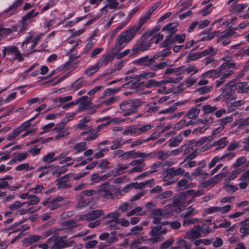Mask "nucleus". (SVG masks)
Instances as JSON below:
<instances>
[{
    "label": "nucleus",
    "mask_w": 249,
    "mask_h": 249,
    "mask_svg": "<svg viewBox=\"0 0 249 249\" xmlns=\"http://www.w3.org/2000/svg\"><path fill=\"white\" fill-rule=\"evenodd\" d=\"M167 232V229L163 228L161 226L153 227L149 233V235L152 237L148 239L147 241L152 243L159 242L163 240V238L160 235L165 234Z\"/></svg>",
    "instance_id": "5"
},
{
    "label": "nucleus",
    "mask_w": 249,
    "mask_h": 249,
    "mask_svg": "<svg viewBox=\"0 0 249 249\" xmlns=\"http://www.w3.org/2000/svg\"><path fill=\"white\" fill-rule=\"evenodd\" d=\"M44 189L43 185H37L35 187H33L29 190V192H33L35 194L40 193Z\"/></svg>",
    "instance_id": "59"
},
{
    "label": "nucleus",
    "mask_w": 249,
    "mask_h": 249,
    "mask_svg": "<svg viewBox=\"0 0 249 249\" xmlns=\"http://www.w3.org/2000/svg\"><path fill=\"white\" fill-rule=\"evenodd\" d=\"M42 237L38 235L30 234L27 237L22 240V243L26 246H29L34 243L37 242L41 239Z\"/></svg>",
    "instance_id": "19"
},
{
    "label": "nucleus",
    "mask_w": 249,
    "mask_h": 249,
    "mask_svg": "<svg viewBox=\"0 0 249 249\" xmlns=\"http://www.w3.org/2000/svg\"><path fill=\"white\" fill-rule=\"evenodd\" d=\"M153 42V41L151 40L145 41L144 40H143L140 43H138V44L142 48V51L144 52L150 48Z\"/></svg>",
    "instance_id": "34"
},
{
    "label": "nucleus",
    "mask_w": 249,
    "mask_h": 249,
    "mask_svg": "<svg viewBox=\"0 0 249 249\" xmlns=\"http://www.w3.org/2000/svg\"><path fill=\"white\" fill-rule=\"evenodd\" d=\"M118 98L117 96L110 97L107 99L101 101L99 105L100 106H109L112 105Z\"/></svg>",
    "instance_id": "30"
},
{
    "label": "nucleus",
    "mask_w": 249,
    "mask_h": 249,
    "mask_svg": "<svg viewBox=\"0 0 249 249\" xmlns=\"http://www.w3.org/2000/svg\"><path fill=\"white\" fill-rule=\"evenodd\" d=\"M92 103L91 101L81 102L79 105L78 111H83L91 107Z\"/></svg>",
    "instance_id": "35"
},
{
    "label": "nucleus",
    "mask_w": 249,
    "mask_h": 249,
    "mask_svg": "<svg viewBox=\"0 0 249 249\" xmlns=\"http://www.w3.org/2000/svg\"><path fill=\"white\" fill-rule=\"evenodd\" d=\"M217 108L216 107H212L210 105H206L203 106L202 109L205 112V115L211 113L215 111Z\"/></svg>",
    "instance_id": "44"
},
{
    "label": "nucleus",
    "mask_w": 249,
    "mask_h": 249,
    "mask_svg": "<svg viewBox=\"0 0 249 249\" xmlns=\"http://www.w3.org/2000/svg\"><path fill=\"white\" fill-rule=\"evenodd\" d=\"M70 174H67L63 177L56 179L55 181L57 182L58 189H65L67 188H70L71 187V183L69 179Z\"/></svg>",
    "instance_id": "14"
},
{
    "label": "nucleus",
    "mask_w": 249,
    "mask_h": 249,
    "mask_svg": "<svg viewBox=\"0 0 249 249\" xmlns=\"http://www.w3.org/2000/svg\"><path fill=\"white\" fill-rule=\"evenodd\" d=\"M163 211V217L168 218L174 214V207L172 205L166 206Z\"/></svg>",
    "instance_id": "24"
},
{
    "label": "nucleus",
    "mask_w": 249,
    "mask_h": 249,
    "mask_svg": "<svg viewBox=\"0 0 249 249\" xmlns=\"http://www.w3.org/2000/svg\"><path fill=\"white\" fill-rule=\"evenodd\" d=\"M99 70V68L95 64L94 65L91 66L86 69L84 71V73L88 76H91L97 72Z\"/></svg>",
    "instance_id": "29"
},
{
    "label": "nucleus",
    "mask_w": 249,
    "mask_h": 249,
    "mask_svg": "<svg viewBox=\"0 0 249 249\" xmlns=\"http://www.w3.org/2000/svg\"><path fill=\"white\" fill-rule=\"evenodd\" d=\"M197 213V210H195V208H193L192 206H190L188 208V211L186 213H182L180 214V217L183 219H185L187 217L194 216Z\"/></svg>",
    "instance_id": "28"
},
{
    "label": "nucleus",
    "mask_w": 249,
    "mask_h": 249,
    "mask_svg": "<svg viewBox=\"0 0 249 249\" xmlns=\"http://www.w3.org/2000/svg\"><path fill=\"white\" fill-rule=\"evenodd\" d=\"M24 0H16L7 9L3 11L1 16L10 17L17 12V8L20 6Z\"/></svg>",
    "instance_id": "13"
},
{
    "label": "nucleus",
    "mask_w": 249,
    "mask_h": 249,
    "mask_svg": "<svg viewBox=\"0 0 249 249\" xmlns=\"http://www.w3.org/2000/svg\"><path fill=\"white\" fill-rule=\"evenodd\" d=\"M88 213L89 221H92L96 219V218L99 217L100 216L104 214V213L102 210H97L92 211L89 212Z\"/></svg>",
    "instance_id": "27"
},
{
    "label": "nucleus",
    "mask_w": 249,
    "mask_h": 249,
    "mask_svg": "<svg viewBox=\"0 0 249 249\" xmlns=\"http://www.w3.org/2000/svg\"><path fill=\"white\" fill-rule=\"evenodd\" d=\"M152 215L155 216L163 217V211L161 209H157L153 210L152 212Z\"/></svg>",
    "instance_id": "64"
},
{
    "label": "nucleus",
    "mask_w": 249,
    "mask_h": 249,
    "mask_svg": "<svg viewBox=\"0 0 249 249\" xmlns=\"http://www.w3.org/2000/svg\"><path fill=\"white\" fill-rule=\"evenodd\" d=\"M113 187L108 182H107L100 186L98 192L104 197L112 198L113 195L111 190Z\"/></svg>",
    "instance_id": "9"
},
{
    "label": "nucleus",
    "mask_w": 249,
    "mask_h": 249,
    "mask_svg": "<svg viewBox=\"0 0 249 249\" xmlns=\"http://www.w3.org/2000/svg\"><path fill=\"white\" fill-rule=\"evenodd\" d=\"M109 4L106 6L104 7L103 9H105L107 7H109L110 9H115L117 8L119 5V3L116 1L115 0H107Z\"/></svg>",
    "instance_id": "55"
},
{
    "label": "nucleus",
    "mask_w": 249,
    "mask_h": 249,
    "mask_svg": "<svg viewBox=\"0 0 249 249\" xmlns=\"http://www.w3.org/2000/svg\"><path fill=\"white\" fill-rule=\"evenodd\" d=\"M200 112V109L196 108V107H194L192 109H191L188 113L186 114V116H187V117L189 119H193L196 116H197L199 113Z\"/></svg>",
    "instance_id": "36"
},
{
    "label": "nucleus",
    "mask_w": 249,
    "mask_h": 249,
    "mask_svg": "<svg viewBox=\"0 0 249 249\" xmlns=\"http://www.w3.org/2000/svg\"><path fill=\"white\" fill-rule=\"evenodd\" d=\"M234 81H236L235 79L230 81L229 82L224 85L222 87V88L220 89V90L222 91L221 95H223L225 92L228 91L230 90V89L233 88V83H234Z\"/></svg>",
    "instance_id": "38"
},
{
    "label": "nucleus",
    "mask_w": 249,
    "mask_h": 249,
    "mask_svg": "<svg viewBox=\"0 0 249 249\" xmlns=\"http://www.w3.org/2000/svg\"><path fill=\"white\" fill-rule=\"evenodd\" d=\"M174 242V239L173 238H169L161 244L160 249H166L172 245Z\"/></svg>",
    "instance_id": "48"
},
{
    "label": "nucleus",
    "mask_w": 249,
    "mask_h": 249,
    "mask_svg": "<svg viewBox=\"0 0 249 249\" xmlns=\"http://www.w3.org/2000/svg\"><path fill=\"white\" fill-rule=\"evenodd\" d=\"M152 127L153 125L152 124H147L138 128V132L139 135L145 133Z\"/></svg>",
    "instance_id": "60"
},
{
    "label": "nucleus",
    "mask_w": 249,
    "mask_h": 249,
    "mask_svg": "<svg viewBox=\"0 0 249 249\" xmlns=\"http://www.w3.org/2000/svg\"><path fill=\"white\" fill-rule=\"evenodd\" d=\"M182 139L181 133H180L175 137L170 139L168 141V145L170 147L177 146L182 141Z\"/></svg>",
    "instance_id": "23"
},
{
    "label": "nucleus",
    "mask_w": 249,
    "mask_h": 249,
    "mask_svg": "<svg viewBox=\"0 0 249 249\" xmlns=\"http://www.w3.org/2000/svg\"><path fill=\"white\" fill-rule=\"evenodd\" d=\"M212 89V87L206 86L200 88L196 89V91L198 92L200 94H204L211 91Z\"/></svg>",
    "instance_id": "47"
},
{
    "label": "nucleus",
    "mask_w": 249,
    "mask_h": 249,
    "mask_svg": "<svg viewBox=\"0 0 249 249\" xmlns=\"http://www.w3.org/2000/svg\"><path fill=\"white\" fill-rule=\"evenodd\" d=\"M168 66L167 63L166 62H160L158 64H156L154 67L152 68V70L157 71L160 69H163L165 68Z\"/></svg>",
    "instance_id": "61"
},
{
    "label": "nucleus",
    "mask_w": 249,
    "mask_h": 249,
    "mask_svg": "<svg viewBox=\"0 0 249 249\" xmlns=\"http://www.w3.org/2000/svg\"><path fill=\"white\" fill-rule=\"evenodd\" d=\"M37 115L35 116L34 117H33L31 119L27 121L24 123H23L19 127L15 129L12 133L14 135L17 137L18 136L22 131H25L28 128H29L31 126H35L37 123V122H36L34 124H31V121H32Z\"/></svg>",
    "instance_id": "12"
},
{
    "label": "nucleus",
    "mask_w": 249,
    "mask_h": 249,
    "mask_svg": "<svg viewBox=\"0 0 249 249\" xmlns=\"http://www.w3.org/2000/svg\"><path fill=\"white\" fill-rule=\"evenodd\" d=\"M173 195L172 191H167L163 193L160 194L157 196V198L160 199H162L167 198L171 197Z\"/></svg>",
    "instance_id": "50"
},
{
    "label": "nucleus",
    "mask_w": 249,
    "mask_h": 249,
    "mask_svg": "<svg viewBox=\"0 0 249 249\" xmlns=\"http://www.w3.org/2000/svg\"><path fill=\"white\" fill-rule=\"evenodd\" d=\"M117 52L116 50H114V57H116L117 59H121L130 53V50L127 49L122 53H118Z\"/></svg>",
    "instance_id": "53"
},
{
    "label": "nucleus",
    "mask_w": 249,
    "mask_h": 249,
    "mask_svg": "<svg viewBox=\"0 0 249 249\" xmlns=\"http://www.w3.org/2000/svg\"><path fill=\"white\" fill-rule=\"evenodd\" d=\"M132 158H136L140 157L141 159H144V158L148 157L149 154H146L145 153L140 152L139 151H135V150H132Z\"/></svg>",
    "instance_id": "54"
},
{
    "label": "nucleus",
    "mask_w": 249,
    "mask_h": 249,
    "mask_svg": "<svg viewBox=\"0 0 249 249\" xmlns=\"http://www.w3.org/2000/svg\"><path fill=\"white\" fill-rule=\"evenodd\" d=\"M85 85L84 78L80 77L76 80L71 85V89L74 90H77Z\"/></svg>",
    "instance_id": "32"
},
{
    "label": "nucleus",
    "mask_w": 249,
    "mask_h": 249,
    "mask_svg": "<svg viewBox=\"0 0 249 249\" xmlns=\"http://www.w3.org/2000/svg\"><path fill=\"white\" fill-rule=\"evenodd\" d=\"M144 160V159L135 160L132 161L129 165L134 166L135 168L138 169L137 172H141L144 170L143 168L145 166V163L143 162Z\"/></svg>",
    "instance_id": "20"
},
{
    "label": "nucleus",
    "mask_w": 249,
    "mask_h": 249,
    "mask_svg": "<svg viewBox=\"0 0 249 249\" xmlns=\"http://www.w3.org/2000/svg\"><path fill=\"white\" fill-rule=\"evenodd\" d=\"M137 34V33L131 28L125 31L122 32L116 38V43L114 48L117 51H119L123 49L125 45L128 43Z\"/></svg>",
    "instance_id": "2"
},
{
    "label": "nucleus",
    "mask_w": 249,
    "mask_h": 249,
    "mask_svg": "<svg viewBox=\"0 0 249 249\" xmlns=\"http://www.w3.org/2000/svg\"><path fill=\"white\" fill-rule=\"evenodd\" d=\"M144 102L141 99L132 100H124L120 104V107L123 112L124 116H126L135 113L138 108L143 105Z\"/></svg>",
    "instance_id": "1"
},
{
    "label": "nucleus",
    "mask_w": 249,
    "mask_h": 249,
    "mask_svg": "<svg viewBox=\"0 0 249 249\" xmlns=\"http://www.w3.org/2000/svg\"><path fill=\"white\" fill-rule=\"evenodd\" d=\"M99 238L101 240H106L108 244H111L117 241L118 238L116 236H112L109 237V233L108 232H104L100 234Z\"/></svg>",
    "instance_id": "21"
},
{
    "label": "nucleus",
    "mask_w": 249,
    "mask_h": 249,
    "mask_svg": "<svg viewBox=\"0 0 249 249\" xmlns=\"http://www.w3.org/2000/svg\"><path fill=\"white\" fill-rule=\"evenodd\" d=\"M65 123H62V126L60 125L58 126L56 128H55V130L58 132V133L55 136V140H57L65 136L64 132L61 131L63 127L64 126Z\"/></svg>",
    "instance_id": "43"
},
{
    "label": "nucleus",
    "mask_w": 249,
    "mask_h": 249,
    "mask_svg": "<svg viewBox=\"0 0 249 249\" xmlns=\"http://www.w3.org/2000/svg\"><path fill=\"white\" fill-rule=\"evenodd\" d=\"M114 50L111 49L110 52L103 55L97 61L96 64L100 68L103 66L107 65L110 61H112L114 58Z\"/></svg>",
    "instance_id": "10"
},
{
    "label": "nucleus",
    "mask_w": 249,
    "mask_h": 249,
    "mask_svg": "<svg viewBox=\"0 0 249 249\" xmlns=\"http://www.w3.org/2000/svg\"><path fill=\"white\" fill-rule=\"evenodd\" d=\"M213 4L210 3L206 7H204L200 11V13L203 16H206L209 15L212 11V7Z\"/></svg>",
    "instance_id": "49"
},
{
    "label": "nucleus",
    "mask_w": 249,
    "mask_h": 249,
    "mask_svg": "<svg viewBox=\"0 0 249 249\" xmlns=\"http://www.w3.org/2000/svg\"><path fill=\"white\" fill-rule=\"evenodd\" d=\"M232 121L233 117L230 116L219 119L218 122H220V124L221 125V127H224L225 125L229 123H231Z\"/></svg>",
    "instance_id": "45"
},
{
    "label": "nucleus",
    "mask_w": 249,
    "mask_h": 249,
    "mask_svg": "<svg viewBox=\"0 0 249 249\" xmlns=\"http://www.w3.org/2000/svg\"><path fill=\"white\" fill-rule=\"evenodd\" d=\"M186 37L185 33L182 34L169 35L165 37V39L160 44V48L168 47L172 44H181L184 42Z\"/></svg>",
    "instance_id": "4"
},
{
    "label": "nucleus",
    "mask_w": 249,
    "mask_h": 249,
    "mask_svg": "<svg viewBox=\"0 0 249 249\" xmlns=\"http://www.w3.org/2000/svg\"><path fill=\"white\" fill-rule=\"evenodd\" d=\"M235 33V32L233 30L231 29H227L222 32L220 31V33H217L216 34L217 36H219L217 42H221L224 39L231 38V37L234 35Z\"/></svg>",
    "instance_id": "16"
},
{
    "label": "nucleus",
    "mask_w": 249,
    "mask_h": 249,
    "mask_svg": "<svg viewBox=\"0 0 249 249\" xmlns=\"http://www.w3.org/2000/svg\"><path fill=\"white\" fill-rule=\"evenodd\" d=\"M177 31V26L174 25V23H168L162 29V31H167L169 35H174Z\"/></svg>",
    "instance_id": "25"
},
{
    "label": "nucleus",
    "mask_w": 249,
    "mask_h": 249,
    "mask_svg": "<svg viewBox=\"0 0 249 249\" xmlns=\"http://www.w3.org/2000/svg\"><path fill=\"white\" fill-rule=\"evenodd\" d=\"M120 216V213L117 212H114L113 213H108L107 215V217L108 218H112V219H111V220L114 221H119V217Z\"/></svg>",
    "instance_id": "57"
},
{
    "label": "nucleus",
    "mask_w": 249,
    "mask_h": 249,
    "mask_svg": "<svg viewBox=\"0 0 249 249\" xmlns=\"http://www.w3.org/2000/svg\"><path fill=\"white\" fill-rule=\"evenodd\" d=\"M98 243L97 240L89 241L85 244V248L86 249H93L96 246Z\"/></svg>",
    "instance_id": "63"
},
{
    "label": "nucleus",
    "mask_w": 249,
    "mask_h": 249,
    "mask_svg": "<svg viewBox=\"0 0 249 249\" xmlns=\"http://www.w3.org/2000/svg\"><path fill=\"white\" fill-rule=\"evenodd\" d=\"M123 139L122 137L118 138L115 139L113 142V145L111 146V150H115L117 148L121 147L125 142L122 143Z\"/></svg>",
    "instance_id": "33"
},
{
    "label": "nucleus",
    "mask_w": 249,
    "mask_h": 249,
    "mask_svg": "<svg viewBox=\"0 0 249 249\" xmlns=\"http://www.w3.org/2000/svg\"><path fill=\"white\" fill-rule=\"evenodd\" d=\"M247 6V4H239L234 6L231 11L232 13L240 12Z\"/></svg>",
    "instance_id": "52"
},
{
    "label": "nucleus",
    "mask_w": 249,
    "mask_h": 249,
    "mask_svg": "<svg viewBox=\"0 0 249 249\" xmlns=\"http://www.w3.org/2000/svg\"><path fill=\"white\" fill-rule=\"evenodd\" d=\"M184 169L181 168H170L163 173V179L164 181H168L175 176L181 175L184 172Z\"/></svg>",
    "instance_id": "8"
},
{
    "label": "nucleus",
    "mask_w": 249,
    "mask_h": 249,
    "mask_svg": "<svg viewBox=\"0 0 249 249\" xmlns=\"http://www.w3.org/2000/svg\"><path fill=\"white\" fill-rule=\"evenodd\" d=\"M235 81H234L233 83V88L238 90L239 93H246L249 90V86L248 85L247 82H239L235 83Z\"/></svg>",
    "instance_id": "17"
},
{
    "label": "nucleus",
    "mask_w": 249,
    "mask_h": 249,
    "mask_svg": "<svg viewBox=\"0 0 249 249\" xmlns=\"http://www.w3.org/2000/svg\"><path fill=\"white\" fill-rule=\"evenodd\" d=\"M217 33H220V31H214L213 32H212L211 34H209V35H207L206 36H203L198 40V41L210 40L213 38Z\"/></svg>",
    "instance_id": "46"
},
{
    "label": "nucleus",
    "mask_w": 249,
    "mask_h": 249,
    "mask_svg": "<svg viewBox=\"0 0 249 249\" xmlns=\"http://www.w3.org/2000/svg\"><path fill=\"white\" fill-rule=\"evenodd\" d=\"M238 128H241L249 124V117L245 119H241L238 121Z\"/></svg>",
    "instance_id": "58"
},
{
    "label": "nucleus",
    "mask_w": 249,
    "mask_h": 249,
    "mask_svg": "<svg viewBox=\"0 0 249 249\" xmlns=\"http://www.w3.org/2000/svg\"><path fill=\"white\" fill-rule=\"evenodd\" d=\"M87 143L86 142H81L76 143L73 147L74 150H76L75 154L82 152L86 149Z\"/></svg>",
    "instance_id": "37"
},
{
    "label": "nucleus",
    "mask_w": 249,
    "mask_h": 249,
    "mask_svg": "<svg viewBox=\"0 0 249 249\" xmlns=\"http://www.w3.org/2000/svg\"><path fill=\"white\" fill-rule=\"evenodd\" d=\"M38 14V12L35 13V10H32L27 13L22 18L21 21L19 23V26L21 27L20 32H23L26 30L28 26L27 20L35 17Z\"/></svg>",
    "instance_id": "11"
},
{
    "label": "nucleus",
    "mask_w": 249,
    "mask_h": 249,
    "mask_svg": "<svg viewBox=\"0 0 249 249\" xmlns=\"http://www.w3.org/2000/svg\"><path fill=\"white\" fill-rule=\"evenodd\" d=\"M25 204V202H20L19 201H16L14 204L9 206L8 208L11 211H16Z\"/></svg>",
    "instance_id": "51"
},
{
    "label": "nucleus",
    "mask_w": 249,
    "mask_h": 249,
    "mask_svg": "<svg viewBox=\"0 0 249 249\" xmlns=\"http://www.w3.org/2000/svg\"><path fill=\"white\" fill-rule=\"evenodd\" d=\"M227 138L224 137L219 140L216 142H214L213 143V145H217L218 146L216 148V150H219L223 148L228 143V141L227 140Z\"/></svg>",
    "instance_id": "26"
},
{
    "label": "nucleus",
    "mask_w": 249,
    "mask_h": 249,
    "mask_svg": "<svg viewBox=\"0 0 249 249\" xmlns=\"http://www.w3.org/2000/svg\"><path fill=\"white\" fill-rule=\"evenodd\" d=\"M200 229H195L191 231L190 233L187 234L189 238L196 239L201 236Z\"/></svg>",
    "instance_id": "39"
},
{
    "label": "nucleus",
    "mask_w": 249,
    "mask_h": 249,
    "mask_svg": "<svg viewBox=\"0 0 249 249\" xmlns=\"http://www.w3.org/2000/svg\"><path fill=\"white\" fill-rule=\"evenodd\" d=\"M199 221L198 218H191L190 219H185L183 222V226L185 227L189 225L195 224Z\"/></svg>",
    "instance_id": "62"
},
{
    "label": "nucleus",
    "mask_w": 249,
    "mask_h": 249,
    "mask_svg": "<svg viewBox=\"0 0 249 249\" xmlns=\"http://www.w3.org/2000/svg\"><path fill=\"white\" fill-rule=\"evenodd\" d=\"M201 57V56L199 52L192 53V52H191L189 53L187 57V61L188 62H190L191 61H195Z\"/></svg>",
    "instance_id": "40"
},
{
    "label": "nucleus",
    "mask_w": 249,
    "mask_h": 249,
    "mask_svg": "<svg viewBox=\"0 0 249 249\" xmlns=\"http://www.w3.org/2000/svg\"><path fill=\"white\" fill-rule=\"evenodd\" d=\"M55 153L54 152H51L46 155L45 157H44L42 159V160L45 162H52L56 160H54L55 159Z\"/></svg>",
    "instance_id": "41"
},
{
    "label": "nucleus",
    "mask_w": 249,
    "mask_h": 249,
    "mask_svg": "<svg viewBox=\"0 0 249 249\" xmlns=\"http://www.w3.org/2000/svg\"><path fill=\"white\" fill-rule=\"evenodd\" d=\"M65 236L58 237L56 235H53L47 240L48 244L53 243L52 246V249H61L65 248V242L63 240L65 238Z\"/></svg>",
    "instance_id": "7"
},
{
    "label": "nucleus",
    "mask_w": 249,
    "mask_h": 249,
    "mask_svg": "<svg viewBox=\"0 0 249 249\" xmlns=\"http://www.w3.org/2000/svg\"><path fill=\"white\" fill-rule=\"evenodd\" d=\"M28 154L27 152L24 153H19L17 155H15V158L17 161L21 162L24 160L27 157Z\"/></svg>",
    "instance_id": "56"
},
{
    "label": "nucleus",
    "mask_w": 249,
    "mask_h": 249,
    "mask_svg": "<svg viewBox=\"0 0 249 249\" xmlns=\"http://www.w3.org/2000/svg\"><path fill=\"white\" fill-rule=\"evenodd\" d=\"M153 60H150L148 55L142 57L135 61V63L139 65H143L146 67H149L152 70L154 65L152 63Z\"/></svg>",
    "instance_id": "18"
},
{
    "label": "nucleus",
    "mask_w": 249,
    "mask_h": 249,
    "mask_svg": "<svg viewBox=\"0 0 249 249\" xmlns=\"http://www.w3.org/2000/svg\"><path fill=\"white\" fill-rule=\"evenodd\" d=\"M151 15L147 12L144 15L140 18L138 24L133 26L131 28L137 33L142 26L150 18Z\"/></svg>",
    "instance_id": "15"
},
{
    "label": "nucleus",
    "mask_w": 249,
    "mask_h": 249,
    "mask_svg": "<svg viewBox=\"0 0 249 249\" xmlns=\"http://www.w3.org/2000/svg\"><path fill=\"white\" fill-rule=\"evenodd\" d=\"M72 97L71 96L58 97L54 99L53 100V102L54 103L59 102V103L58 105H56V107H59L61 106L62 103L71 101L72 99Z\"/></svg>",
    "instance_id": "31"
},
{
    "label": "nucleus",
    "mask_w": 249,
    "mask_h": 249,
    "mask_svg": "<svg viewBox=\"0 0 249 249\" xmlns=\"http://www.w3.org/2000/svg\"><path fill=\"white\" fill-rule=\"evenodd\" d=\"M161 86V83L157 81L154 79H151L146 82L145 86L146 88H150L153 87H158Z\"/></svg>",
    "instance_id": "42"
},
{
    "label": "nucleus",
    "mask_w": 249,
    "mask_h": 249,
    "mask_svg": "<svg viewBox=\"0 0 249 249\" xmlns=\"http://www.w3.org/2000/svg\"><path fill=\"white\" fill-rule=\"evenodd\" d=\"M137 34V33L131 28L125 31L122 32L116 38V43L114 48L117 51H119L123 49L125 45L128 43Z\"/></svg>",
    "instance_id": "3"
},
{
    "label": "nucleus",
    "mask_w": 249,
    "mask_h": 249,
    "mask_svg": "<svg viewBox=\"0 0 249 249\" xmlns=\"http://www.w3.org/2000/svg\"><path fill=\"white\" fill-rule=\"evenodd\" d=\"M237 69L236 64V63L230 61L229 62H225L221 64V65L219 67L218 70H212L210 71H208L204 73V76H208L210 74L214 73V76L215 77H218L220 75V71L223 70H225L227 69Z\"/></svg>",
    "instance_id": "6"
},
{
    "label": "nucleus",
    "mask_w": 249,
    "mask_h": 249,
    "mask_svg": "<svg viewBox=\"0 0 249 249\" xmlns=\"http://www.w3.org/2000/svg\"><path fill=\"white\" fill-rule=\"evenodd\" d=\"M240 225L239 231L242 233V236L249 234V218L243 221Z\"/></svg>",
    "instance_id": "22"
}]
</instances>
